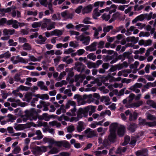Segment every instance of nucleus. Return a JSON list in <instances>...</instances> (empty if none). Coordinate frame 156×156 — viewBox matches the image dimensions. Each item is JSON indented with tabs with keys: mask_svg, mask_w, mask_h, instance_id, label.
Wrapping results in <instances>:
<instances>
[{
	"mask_svg": "<svg viewBox=\"0 0 156 156\" xmlns=\"http://www.w3.org/2000/svg\"><path fill=\"white\" fill-rule=\"evenodd\" d=\"M41 112V110L38 109L36 111L34 108H32L29 109H26L24 112V115H21L20 117H59L57 115H48V114L47 113H44L42 115H40L39 113ZM59 117H68L64 115H62Z\"/></svg>",
	"mask_w": 156,
	"mask_h": 156,
	"instance_id": "obj_1",
	"label": "nucleus"
},
{
	"mask_svg": "<svg viewBox=\"0 0 156 156\" xmlns=\"http://www.w3.org/2000/svg\"><path fill=\"white\" fill-rule=\"evenodd\" d=\"M88 112L89 109L88 108H80L77 112L76 117H87Z\"/></svg>",
	"mask_w": 156,
	"mask_h": 156,
	"instance_id": "obj_2",
	"label": "nucleus"
},
{
	"mask_svg": "<svg viewBox=\"0 0 156 156\" xmlns=\"http://www.w3.org/2000/svg\"><path fill=\"white\" fill-rule=\"evenodd\" d=\"M85 136L87 138H91L96 136L95 132L90 128H88L84 131Z\"/></svg>",
	"mask_w": 156,
	"mask_h": 156,
	"instance_id": "obj_3",
	"label": "nucleus"
},
{
	"mask_svg": "<svg viewBox=\"0 0 156 156\" xmlns=\"http://www.w3.org/2000/svg\"><path fill=\"white\" fill-rule=\"evenodd\" d=\"M139 120V123L140 125H146L150 127H152L156 126V122L155 121L152 122H146V121L144 119H142L141 118H140Z\"/></svg>",
	"mask_w": 156,
	"mask_h": 156,
	"instance_id": "obj_4",
	"label": "nucleus"
},
{
	"mask_svg": "<svg viewBox=\"0 0 156 156\" xmlns=\"http://www.w3.org/2000/svg\"><path fill=\"white\" fill-rule=\"evenodd\" d=\"M125 130L126 129L124 126L120 125L118 129L117 133L118 135L120 136H123L125 133Z\"/></svg>",
	"mask_w": 156,
	"mask_h": 156,
	"instance_id": "obj_5",
	"label": "nucleus"
},
{
	"mask_svg": "<svg viewBox=\"0 0 156 156\" xmlns=\"http://www.w3.org/2000/svg\"><path fill=\"white\" fill-rule=\"evenodd\" d=\"M31 151L35 155L37 156L41 154L40 147L36 146L31 148Z\"/></svg>",
	"mask_w": 156,
	"mask_h": 156,
	"instance_id": "obj_6",
	"label": "nucleus"
},
{
	"mask_svg": "<svg viewBox=\"0 0 156 156\" xmlns=\"http://www.w3.org/2000/svg\"><path fill=\"white\" fill-rule=\"evenodd\" d=\"M16 59H18V60H14V61L12 62V63L14 64H16L19 62H21L23 63H27L28 62L27 60H26L24 58H23L21 57H19V56H16Z\"/></svg>",
	"mask_w": 156,
	"mask_h": 156,
	"instance_id": "obj_7",
	"label": "nucleus"
},
{
	"mask_svg": "<svg viewBox=\"0 0 156 156\" xmlns=\"http://www.w3.org/2000/svg\"><path fill=\"white\" fill-rule=\"evenodd\" d=\"M120 125L117 123H113L110 125L109 126V130L110 132L115 133V130L117 129H118L119 126Z\"/></svg>",
	"mask_w": 156,
	"mask_h": 156,
	"instance_id": "obj_8",
	"label": "nucleus"
},
{
	"mask_svg": "<svg viewBox=\"0 0 156 156\" xmlns=\"http://www.w3.org/2000/svg\"><path fill=\"white\" fill-rule=\"evenodd\" d=\"M15 30L14 29H8L6 28L4 29L3 31V35L4 36H8L12 35L14 34Z\"/></svg>",
	"mask_w": 156,
	"mask_h": 156,
	"instance_id": "obj_9",
	"label": "nucleus"
},
{
	"mask_svg": "<svg viewBox=\"0 0 156 156\" xmlns=\"http://www.w3.org/2000/svg\"><path fill=\"white\" fill-rule=\"evenodd\" d=\"M85 125L83 122L80 121L78 122V125L76 129L78 132H80L85 129Z\"/></svg>",
	"mask_w": 156,
	"mask_h": 156,
	"instance_id": "obj_10",
	"label": "nucleus"
},
{
	"mask_svg": "<svg viewBox=\"0 0 156 156\" xmlns=\"http://www.w3.org/2000/svg\"><path fill=\"white\" fill-rule=\"evenodd\" d=\"M92 9V5H89L82 9V13L84 14L85 13H89L91 11Z\"/></svg>",
	"mask_w": 156,
	"mask_h": 156,
	"instance_id": "obj_11",
	"label": "nucleus"
},
{
	"mask_svg": "<svg viewBox=\"0 0 156 156\" xmlns=\"http://www.w3.org/2000/svg\"><path fill=\"white\" fill-rule=\"evenodd\" d=\"M63 118V119L66 121H69L71 122H73L74 121L76 122L79 120V118H59L58 120L61 121L62 120V119Z\"/></svg>",
	"mask_w": 156,
	"mask_h": 156,
	"instance_id": "obj_12",
	"label": "nucleus"
},
{
	"mask_svg": "<svg viewBox=\"0 0 156 156\" xmlns=\"http://www.w3.org/2000/svg\"><path fill=\"white\" fill-rule=\"evenodd\" d=\"M139 39V38L138 37H135L134 36L133 37H127L126 40L128 42H131L134 44L136 43Z\"/></svg>",
	"mask_w": 156,
	"mask_h": 156,
	"instance_id": "obj_13",
	"label": "nucleus"
},
{
	"mask_svg": "<svg viewBox=\"0 0 156 156\" xmlns=\"http://www.w3.org/2000/svg\"><path fill=\"white\" fill-rule=\"evenodd\" d=\"M86 108H88L89 109V115L90 116H91L93 113L95 112H96V109L97 107L96 106H94L92 105H89Z\"/></svg>",
	"mask_w": 156,
	"mask_h": 156,
	"instance_id": "obj_14",
	"label": "nucleus"
},
{
	"mask_svg": "<svg viewBox=\"0 0 156 156\" xmlns=\"http://www.w3.org/2000/svg\"><path fill=\"white\" fill-rule=\"evenodd\" d=\"M137 156H147V150H143L138 151L136 152Z\"/></svg>",
	"mask_w": 156,
	"mask_h": 156,
	"instance_id": "obj_15",
	"label": "nucleus"
},
{
	"mask_svg": "<svg viewBox=\"0 0 156 156\" xmlns=\"http://www.w3.org/2000/svg\"><path fill=\"white\" fill-rule=\"evenodd\" d=\"M51 150L48 152V154H55L58 153L59 151V148L56 147H52Z\"/></svg>",
	"mask_w": 156,
	"mask_h": 156,
	"instance_id": "obj_16",
	"label": "nucleus"
},
{
	"mask_svg": "<svg viewBox=\"0 0 156 156\" xmlns=\"http://www.w3.org/2000/svg\"><path fill=\"white\" fill-rule=\"evenodd\" d=\"M116 138L115 133L110 132V134L108 136V139L110 142H114Z\"/></svg>",
	"mask_w": 156,
	"mask_h": 156,
	"instance_id": "obj_17",
	"label": "nucleus"
},
{
	"mask_svg": "<svg viewBox=\"0 0 156 156\" xmlns=\"http://www.w3.org/2000/svg\"><path fill=\"white\" fill-rule=\"evenodd\" d=\"M143 86V84L141 83H136L134 85L131 86L129 88V90L133 91H135V89L137 88H140Z\"/></svg>",
	"mask_w": 156,
	"mask_h": 156,
	"instance_id": "obj_18",
	"label": "nucleus"
},
{
	"mask_svg": "<svg viewBox=\"0 0 156 156\" xmlns=\"http://www.w3.org/2000/svg\"><path fill=\"white\" fill-rule=\"evenodd\" d=\"M33 96L40 98L42 100H44V99L48 100L49 98V96L47 94H42L41 96L39 94H37L36 95H33Z\"/></svg>",
	"mask_w": 156,
	"mask_h": 156,
	"instance_id": "obj_19",
	"label": "nucleus"
},
{
	"mask_svg": "<svg viewBox=\"0 0 156 156\" xmlns=\"http://www.w3.org/2000/svg\"><path fill=\"white\" fill-rule=\"evenodd\" d=\"M98 8H96L93 11V16L94 19H97V17L101 15L100 12H98Z\"/></svg>",
	"mask_w": 156,
	"mask_h": 156,
	"instance_id": "obj_20",
	"label": "nucleus"
},
{
	"mask_svg": "<svg viewBox=\"0 0 156 156\" xmlns=\"http://www.w3.org/2000/svg\"><path fill=\"white\" fill-rule=\"evenodd\" d=\"M35 94H33L31 92H29L26 94L25 95V98L27 99L26 101L28 102L30 101L32 99V96Z\"/></svg>",
	"mask_w": 156,
	"mask_h": 156,
	"instance_id": "obj_21",
	"label": "nucleus"
},
{
	"mask_svg": "<svg viewBox=\"0 0 156 156\" xmlns=\"http://www.w3.org/2000/svg\"><path fill=\"white\" fill-rule=\"evenodd\" d=\"M146 104L151 106L153 108H156V103L151 100H147Z\"/></svg>",
	"mask_w": 156,
	"mask_h": 156,
	"instance_id": "obj_22",
	"label": "nucleus"
},
{
	"mask_svg": "<svg viewBox=\"0 0 156 156\" xmlns=\"http://www.w3.org/2000/svg\"><path fill=\"white\" fill-rule=\"evenodd\" d=\"M62 34V31L59 30H55L51 32V35H52L60 36Z\"/></svg>",
	"mask_w": 156,
	"mask_h": 156,
	"instance_id": "obj_23",
	"label": "nucleus"
},
{
	"mask_svg": "<svg viewBox=\"0 0 156 156\" xmlns=\"http://www.w3.org/2000/svg\"><path fill=\"white\" fill-rule=\"evenodd\" d=\"M52 147V145H49L48 146H42L40 147L41 154L42 152H46L47 151L48 148L49 149H51Z\"/></svg>",
	"mask_w": 156,
	"mask_h": 156,
	"instance_id": "obj_24",
	"label": "nucleus"
},
{
	"mask_svg": "<svg viewBox=\"0 0 156 156\" xmlns=\"http://www.w3.org/2000/svg\"><path fill=\"white\" fill-rule=\"evenodd\" d=\"M86 98L88 99L87 101V103H90L91 102H94L95 99L93 98L92 95L91 94H90L88 95H87Z\"/></svg>",
	"mask_w": 156,
	"mask_h": 156,
	"instance_id": "obj_25",
	"label": "nucleus"
},
{
	"mask_svg": "<svg viewBox=\"0 0 156 156\" xmlns=\"http://www.w3.org/2000/svg\"><path fill=\"white\" fill-rule=\"evenodd\" d=\"M23 49L25 50L30 51L31 49V47L30 44L27 43H25L22 46Z\"/></svg>",
	"mask_w": 156,
	"mask_h": 156,
	"instance_id": "obj_26",
	"label": "nucleus"
},
{
	"mask_svg": "<svg viewBox=\"0 0 156 156\" xmlns=\"http://www.w3.org/2000/svg\"><path fill=\"white\" fill-rule=\"evenodd\" d=\"M111 114V111L109 110H106L105 111H102L100 114V116L101 117H103L105 116L106 115H108L109 116Z\"/></svg>",
	"mask_w": 156,
	"mask_h": 156,
	"instance_id": "obj_27",
	"label": "nucleus"
},
{
	"mask_svg": "<svg viewBox=\"0 0 156 156\" xmlns=\"http://www.w3.org/2000/svg\"><path fill=\"white\" fill-rule=\"evenodd\" d=\"M97 44V42H94L89 45L91 49L90 51H95L96 50V46Z\"/></svg>",
	"mask_w": 156,
	"mask_h": 156,
	"instance_id": "obj_28",
	"label": "nucleus"
},
{
	"mask_svg": "<svg viewBox=\"0 0 156 156\" xmlns=\"http://www.w3.org/2000/svg\"><path fill=\"white\" fill-rule=\"evenodd\" d=\"M136 125L134 124H131L129 126L128 129L131 132H133L137 128Z\"/></svg>",
	"mask_w": 156,
	"mask_h": 156,
	"instance_id": "obj_29",
	"label": "nucleus"
},
{
	"mask_svg": "<svg viewBox=\"0 0 156 156\" xmlns=\"http://www.w3.org/2000/svg\"><path fill=\"white\" fill-rule=\"evenodd\" d=\"M35 134L37 135L38 140H40L43 137V135L42 134L41 131L39 130H37L35 133Z\"/></svg>",
	"mask_w": 156,
	"mask_h": 156,
	"instance_id": "obj_30",
	"label": "nucleus"
},
{
	"mask_svg": "<svg viewBox=\"0 0 156 156\" xmlns=\"http://www.w3.org/2000/svg\"><path fill=\"white\" fill-rule=\"evenodd\" d=\"M84 37L83 43L86 45H88L90 42V37L89 36L87 37L84 36Z\"/></svg>",
	"mask_w": 156,
	"mask_h": 156,
	"instance_id": "obj_31",
	"label": "nucleus"
},
{
	"mask_svg": "<svg viewBox=\"0 0 156 156\" xmlns=\"http://www.w3.org/2000/svg\"><path fill=\"white\" fill-rule=\"evenodd\" d=\"M49 123L50 125L52 126H55L57 128H59L61 126V124L60 123L57 122L55 121L49 122Z\"/></svg>",
	"mask_w": 156,
	"mask_h": 156,
	"instance_id": "obj_32",
	"label": "nucleus"
},
{
	"mask_svg": "<svg viewBox=\"0 0 156 156\" xmlns=\"http://www.w3.org/2000/svg\"><path fill=\"white\" fill-rule=\"evenodd\" d=\"M53 139L44 137L43 139V141L45 143H48L49 145H51Z\"/></svg>",
	"mask_w": 156,
	"mask_h": 156,
	"instance_id": "obj_33",
	"label": "nucleus"
},
{
	"mask_svg": "<svg viewBox=\"0 0 156 156\" xmlns=\"http://www.w3.org/2000/svg\"><path fill=\"white\" fill-rule=\"evenodd\" d=\"M13 150L12 151V154H17L19 153L20 150L21 149L20 147L19 146H17L14 147Z\"/></svg>",
	"mask_w": 156,
	"mask_h": 156,
	"instance_id": "obj_34",
	"label": "nucleus"
},
{
	"mask_svg": "<svg viewBox=\"0 0 156 156\" xmlns=\"http://www.w3.org/2000/svg\"><path fill=\"white\" fill-rule=\"evenodd\" d=\"M43 20L44 23H42L41 26L43 27H46L47 26V23H50L51 20L50 19H44Z\"/></svg>",
	"mask_w": 156,
	"mask_h": 156,
	"instance_id": "obj_35",
	"label": "nucleus"
},
{
	"mask_svg": "<svg viewBox=\"0 0 156 156\" xmlns=\"http://www.w3.org/2000/svg\"><path fill=\"white\" fill-rule=\"evenodd\" d=\"M52 145L55 144V146H56L58 147H61L62 146V141H56L53 139Z\"/></svg>",
	"mask_w": 156,
	"mask_h": 156,
	"instance_id": "obj_36",
	"label": "nucleus"
},
{
	"mask_svg": "<svg viewBox=\"0 0 156 156\" xmlns=\"http://www.w3.org/2000/svg\"><path fill=\"white\" fill-rule=\"evenodd\" d=\"M87 67L89 69H91L92 68H97L96 63L93 62H89L87 63Z\"/></svg>",
	"mask_w": 156,
	"mask_h": 156,
	"instance_id": "obj_37",
	"label": "nucleus"
},
{
	"mask_svg": "<svg viewBox=\"0 0 156 156\" xmlns=\"http://www.w3.org/2000/svg\"><path fill=\"white\" fill-rule=\"evenodd\" d=\"M42 24V22H35L32 24V27L33 28H35L40 27Z\"/></svg>",
	"mask_w": 156,
	"mask_h": 156,
	"instance_id": "obj_38",
	"label": "nucleus"
},
{
	"mask_svg": "<svg viewBox=\"0 0 156 156\" xmlns=\"http://www.w3.org/2000/svg\"><path fill=\"white\" fill-rule=\"evenodd\" d=\"M113 27L112 25L108 26L107 27H104L103 28V31L104 32H108L111 30H112Z\"/></svg>",
	"mask_w": 156,
	"mask_h": 156,
	"instance_id": "obj_39",
	"label": "nucleus"
},
{
	"mask_svg": "<svg viewBox=\"0 0 156 156\" xmlns=\"http://www.w3.org/2000/svg\"><path fill=\"white\" fill-rule=\"evenodd\" d=\"M107 129H104L102 127H100L99 128H98L97 129V131L99 133H102L101 135V136H102L103 135H104Z\"/></svg>",
	"mask_w": 156,
	"mask_h": 156,
	"instance_id": "obj_40",
	"label": "nucleus"
},
{
	"mask_svg": "<svg viewBox=\"0 0 156 156\" xmlns=\"http://www.w3.org/2000/svg\"><path fill=\"white\" fill-rule=\"evenodd\" d=\"M62 146L66 148H69L70 145L68 141L66 140L62 141Z\"/></svg>",
	"mask_w": 156,
	"mask_h": 156,
	"instance_id": "obj_41",
	"label": "nucleus"
},
{
	"mask_svg": "<svg viewBox=\"0 0 156 156\" xmlns=\"http://www.w3.org/2000/svg\"><path fill=\"white\" fill-rule=\"evenodd\" d=\"M139 5L138 4L136 5L134 7V11H140L143 9L144 6L143 5H141L138 7Z\"/></svg>",
	"mask_w": 156,
	"mask_h": 156,
	"instance_id": "obj_42",
	"label": "nucleus"
},
{
	"mask_svg": "<svg viewBox=\"0 0 156 156\" xmlns=\"http://www.w3.org/2000/svg\"><path fill=\"white\" fill-rule=\"evenodd\" d=\"M14 129L16 130H21L24 129V127L23 125L19 124L14 126Z\"/></svg>",
	"mask_w": 156,
	"mask_h": 156,
	"instance_id": "obj_43",
	"label": "nucleus"
},
{
	"mask_svg": "<svg viewBox=\"0 0 156 156\" xmlns=\"http://www.w3.org/2000/svg\"><path fill=\"white\" fill-rule=\"evenodd\" d=\"M130 140V137L128 136H126L125 137V140L124 142L122 144L123 146H125L127 145L129 142Z\"/></svg>",
	"mask_w": 156,
	"mask_h": 156,
	"instance_id": "obj_44",
	"label": "nucleus"
},
{
	"mask_svg": "<svg viewBox=\"0 0 156 156\" xmlns=\"http://www.w3.org/2000/svg\"><path fill=\"white\" fill-rule=\"evenodd\" d=\"M19 88H20V90L25 91L28 90L30 88V87L24 86L23 85L20 86L19 87Z\"/></svg>",
	"mask_w": 156,
	"mask_h": 156,
	"instance_id": "obj_45",
	"label": "nucleus"
},
{
	"mask_svg": "<svg viewBox=\"0 0 156 156\" xmlns=\"http://www.w3.org/2000/svg\"><path fill=\"white\" fill-rule=\"evenodd\" d=\"M27 14L28 15H33L36 16L37 14V11L36 10L34 12H33L32 11H27Z\"/></svg>",
	"mask_w": 156,
	"mask_h": 156,
	"instance_id": "obj_46",
	"label": "nucleus"
},
{
	"mask_svg": "<svg viewBox=\"0 0 156 156\" xmlns=\"http://www.w3.org/2000/svg\"><path fill=\"white\" fill-rule=\"evenodd\" d=\"M123 54L124 56V58L121 61L122 62L123 61L125 60L126 58H128L130 56V55H131V53H129V51L125 52H124Z\"/></svg>",
	"mask_w": 156,
	"mask_h": 156,
	"instance_id": "obj_47",
	"label": "nucleus"
},
{
	"mask_svg": "<svg viewBox=\"0 0 156 156\" xmlns=\"http://www.w3.org/2000/svg\"><path fill=\"white\" fill-rule=\"evenodd\" d=\"M87 57L89 59H91L93 61H94L96 58V56L94 55V54L93 53H91L88 54L87 55Z\"/></svg>",
	"mask_w": 156,
	"mask_h": 156,
	"instance_id": "obj_48",
	"label": "nucleus"
},
{
	"mask_svg": "<svg viewBox=\"0 0 156 156\" xmlns=\"http://www.w3.org/2000/svg\"><path fill=\"white\" fill-rule=\"evenodd\" d=\"M152 14L153 12H151L149 14H145V18L148 20H150L152 18Z\"/></svg>",
	"mask_w": 156,
	"mask_h": 156,
	"instance_id": "obj_49",
	"label": "nucleus"
},
{
	"mask_svg": "<svg viewBox=\"0 0 156 156\" xmlns=\"http://www.w3.org/2000/svg\"><path fill=\"white\" fill-rule=\"evenodd\" d=\"M12 27L15 29H17L19 27L18 22L16 20H14L12 24Z\"/></svg>",
	"mask_w": 156,
	"mask_h": 156,
	"instance_id": "obj_50",
	"label": "nucleus"
},
{
	"mask_svg": "<svg viewBox=\"0 0 156 156\" xmlns=\"http://www.w3.org/2000/svg\"><path fill=\"white\" fill-rule=\"evenodd\" d=\"M6 18H3L0 19V26H3L5 24H6Z\"/></svg>",
	"mask_w": 156,
	"mask_h": 156,
	"instance_id": "obj_51",
	"label": "nucleus"
},
{
	"mask_svg": "<svg viewBox=\"0 0 156 156\" xmlns=\"http://www.w3.org/2000/svg\"><path fill=\"white\" fill-rule=\"evenodd\" d=\"M114 2L116 3H121L122 4L126 3V1L125 0H112Z\"/></svg>",
	"mask_w": 156,
	"mask_h": 156,
	"instance_id": "obj_52",
	"label": "nucleus"
},
{
	"mask_svg": "<svg viewBox=\"0 0 156 156\" xmlns=\"http://www.w3.org/2000/svg\"><path fill=\"white\" fill-rule=\"evenodd\" d=\"M102 18L106 21H108L110 18V15L109 14L108 15L105 14H104L101 16Z\"/></svg>",
	"mask_w": 156,
	"mask_h": 156,
	"instance_id": "obj_53",
	"label": "nucleus"
},
{
	"mask_svg": "<svg viewBox=\"0 0 156 156\" xmlns=\"http://www.w3.org/2000/svg\"><path fill=\"white\" fill-rule=\"evenodd\" d=\"M90 27V25H84V26L82 27L83 28L81 29V31L85 32L87 30H88L89 29V27Z\"/></svg>",
	"mask_w": 156,
	"mask_h": 156,
	"instance_id": "obj_54",
	"label": "nucleus"
},
{
	"mask_svg": "<svg viewBox=\"0 0 156 156\" xmlns=\"http://www.w3.org/2000/svg\"><path fill=\"white\" fill-rule=\"evenodd\" d=\"M40 104L42 105L43 106H46L47 107L50 105V103L48 102H45L43 101H39Z\"/></svg>",
	"mask_w": 156,
	"mask_h": 156,
	"instance_id": "obj_55",
	"label": "nucleus"
},
{
	"mask_svg": "<svg viewBox=\"0 0 156 156\" xmlns=\"http://www.w3.org/2000/svg\"><path fill=\"white\" fill-rule=\"evenodd\" d=\"M38 38L41 39V41L43 44H44V42L47 39V38L45 37H43L41 35H40L38 36Z\"/></svg>",
	"mask_w": 156,
	"mask_h": 156,
	"instance_id": "obj_56",
	"label": "nucleus"
},
{
	"mask_svg": "<svg viewBox=\"0 0 156 156\" xmlns=\"http://www.w3.org/2000/svg\"><path fill=\"white\" fill-rule=\"evenodd\" d=\"M135 96V95L134 94H133V93L129 95V97H128V98H129V99H128L129 102H131L134 98Z\"/></svg>",
	"mask_w": 156,
	"mask_h": 156,
	"instance_id": "obj_57",
	"label": "nucleus"
},
{
	"mask_svg": "<svg viewBox=\"0 0 156 156\" xmlns=\"http://www.w3.org/2000/svg\"><path fill=\"white\" fill-rule=\"evenodd\" d=\"M90 20V18L89 17H86L83 20V23L86 24H92V23L89 21Z\"/></svg>",
	"mask_w": 156,
	"mask_h": 156,
	"instance_id": "obj_58",
	"label": "nucleus"
},
{
	"mask_svg": "<svg viewBox=\"0 0 156 156\" xmlns=\"http://www.w3.org/2000/svg\"><path fill=\"white\" fill-rule=\"evenodd\" d=\"M144 132L141 131L136 136V138L137 139H141L143 136H144Z\"/></svg>",
	"mask_w": 156,
	"mask_h": 156,
	"instance_id": "obj_59",
	"label": "nucleus"
},
{
	"mask_svg": "<svg viewBox=\"0 0 156 156\" xmlns=\"http://www.w3.org/2000/svg\"><path fill=\"white\" fill-rule=\"evenodd\" d=\"M74 130V127L73 126H70L67 128V131L68 133H71Z\"/></svg>",
	"mask_w": 156,
	"mask_h": 156,
	"instance_id": "obj_60",
	"label": "nucleus"
},
{
	"mask_svg": "<svg viewBox=\"0 0 156 156\" xmlns=\"http://www.w3.org/2000/svg\"><path fill=\"white\" fill-rule=\"evenodd\" d=\"M111 68L108 70V72H113L116 71L117 70L115 65H111Z\"/></svg>",
	"mask_w": 156,
	"mask_h": 156,
	"instance_id": "obj_61",
	"label": "nucleus"
},
{
	"mask_svg": "<svg viewBox=\"0 0 156 156\" xmlns=\"http://www.w3.org/2000/svg\"><path fill=\"white\" fill-rule=\"evenodd\" d=\"M41 4L44 5L45 7H47L48 5V2L47 0H41L40 1Z\"/></svg>",
	"mask_w": 156,
	"mask_h": 156,
	"instance_id": "obj_62",
	"label": "nucleus"
},
{
	"mask_svg": "<svg viewBox=\"0 0 156 156\" xmlns=\"http://www.w3.org/2000/svg\"><path fill=\"white\" fill-rule=\"evenodd\" d=\"M137 18H138L139 21H142L143 20L145 19L144 14H140L137 16Z\"/></svg>",
	"mask_w": 156,
	"mask_h": 156,
	"instance_id": "obj_63",
	"label": "nucleus"
},
{
	"mask_svg": "<svg viewBox=\"0 0 156 156\" xmlns=\"http://www.w3.org/2000/svg\"><path fill=\"white\" fill-rule=\"evenodd\" d=\"M113 58H114V56L107 55L105 56L104 59L106 62H108L109 60H112Z\"/></svg>",
	"mask_w": 156,
	"mask_h": 156,
	"instance_id": "obj_64",
	"label": "nucleus"
}]
</instances>
